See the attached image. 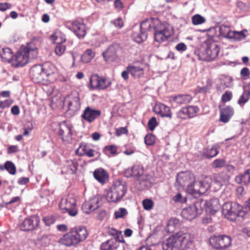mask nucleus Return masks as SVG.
<instances>
[{
	"mask_svg": "<svg viewBox=\"0 0 250 250\" xmlns=\"http://www.w3.org/2000/svg\"><path fill=\"white\" fill-rule=\"evenodd\" d=\"M141 28L144 31H155V41L162 42L167 41L171 35V31L166 25L163 24L158 18L147 19L141 23Z\"/></svg>",
	"mask_w": 250,
	"mask_h": 250,
	"instance_id": "obj_1",
	"label": "nucleus"
},
{
	"mask_svg": "<svg viewBox=\"0 0 250 250\" xmlns=\"http://www.w3.org/2000/svg\"><path fill=\"white\" fill-rule=\"evenodd\" d=\"M126 183L122 180H116L112 185L107 193L106 199L109 202L121 201L127 191Z\"/></svg>",
	"mask_w": 250,
	"mask_h": 250,
	"instance_id": "obj_2",
	"label": "nucleus"
},
{
	"mask_svg": "<svg viewBox=\"0 0 250 250\" xmlns=\"http://www.w3.org/2000/svg\"><path fill=\"white\" fill-rule=\"evenodd\" d=\"M59 207L62 213H67L71 217H75L78 213L76 200L72 195H67L62 198Z\"/></svg>",
	"mask_w": 250,
	"mask_h": 250,
	"instance_id": "obj_3",
	"label": "nucleus"
},
{
	"mask_svg": "<svg viewBox=\"0 0 250 250\" xmlns=\"http://www.w3.org/2000/svg\"><path fill=\"white\" fill-rule=\"evenodd\" d=\"M232 239L226 234H213L209 239V244L216 250H226L232 245Z\"/></svg>",
	"mask_w": 250,
	"mask_h": 250,
	"instance_id": "obj_4",
	"label": "nucleus"
},
{
	"mask_svg": "<svg viewBox=\"0 0 250 250\" xmlns=\"http://www.w3.org/2000/svg\"><path fill=\"white\" fill-rule=\"evenodd\" d=\"M222 212L225 217L230 221H234L238 216L244 214L241 206L235 203H226L222 208Z\"/></svg>",
	"mask_w": 250,
	"mask_h": 250,
	"instance_id": "obj_5",
	"label": "nucleus"
},
{
	"mask_svg": "<svg viewBox=\"0 0 250 250\" xmlns=\"http://www.w3.org/2000/svg\"><path fill=\"white\" fill-rule=\"evenodd\" d=\"M219 51L220 47L217 43L214 42H211L207 44L201 59L207 62L214 61L217 58Z\"/></svg>",
	"mask_w": 250,
	"mask_h": 250,
	"instance_id": "obj_6",
	"label": "nucleus"
},
{
	"mask_svg": "<svg viewBox=\"0 0 250 250\" xmlns=\"http://www.w3.org/2000/svg\"><path fill=\"white\" fill-rule=\"evenodd\" d=\"M201 204V201H197L193 205L183 209L181 213L182 216L186 220L193 219L198 214L201 213L203 209Z\"/></svg>",
	"mask_w": 250,
	"mask_h": 250,
	"instance_id": "obj_7",
	"label": "nucleus"
},
{
	"mask_svg": "<svg viewBox=\"0 0 250 250\" xmlns=\"http://www.w3.org/2000/svg\"><path fill=\"white\" fill-rule=\"evenodd\" d=\"M42 65L44 81L53 83L55 82L58 76V71L53 64L45 62Z\"/></svg>",
	"mask_w": 250,
	"mask_h": 250,
	"instance_id": "obj_8",
	"label": "nucleus"
},
{
	"mask_svg": "<svg viewBox=\"0 0 250 250\" xmlns=\"http://www.w3.org/2000/svg\"><path fill=\"white\" fill-rule=\"evenodd\" d=\"M195 180L194 174L190 171L179 172L176 177V181L182 187H187V191L190 186H193Z\"/></svg>",
	"mask_w": 250,
	"mask_h": 250,
	"instance_id": "obj_9",
	"label": "nucleus"
},
{
	"mask_svg": "<svg viewBox=\"0 0 250 250\" xmlns=\"http://www.w3.org/2000/svg\"><path fill=\"white\" fill-rule=\"evenodd\" d=\"M89 83L92 89L103 90L108 87L111 83L106 79L96 74H92L89 80Z\"/></svg>",
	"mask_w": 250,
	"mask_h": 250,
	"instance_id": "obj_10",
	"label": "nucleus"
},
{
	"mask_svg": "<svg viewBox=\"0 0 250 250\" xmlns=\"http://www.w3.org/2000/svg\"><path fill=\"white\" fill-rule=\"evenodd\" d=\"M176 234L168 237L162 242L163 250H185Z\"/></svg>",
	"mask_w": 250,
	"mask_h": 250,
	"instance_id": "obj_11",
	"label": "nucleus"
},
{
	"mask_svg": "<svg viewBox=\"0 0 250 250\" xmlns=\"http://www.w3.org/2000/svg\"><path fill=\"white\" fill-rule=\"evenodd\" d=\"M40 222V217L37 215H32L24 220L20 225V229L23 231H30L39 227Z\"/></svg>",
	"mask_w": 250,
	"mask_h": 250,
	"instance_id": "obj_12",
	"label": "nucleus"
},
{
	"mask_svg": "<svg viewBox=\"0 0 250 250\" xmlns=\"http://www.w3.org/2000/svg\"><path fill=\"white\" fill-rule=\"evenodd\" d=\"M127 69L129 74L134 78H140L145 74L144 65L142 61H136L129 64Z\"/></svg>",
	"mask_w": 250,
	"mask_h": 250,
	"instance_id": "obj_13",
	"label": "nucleus"
},
{
	"mask_svg": "<svg viewBox=\"0 0 250 250\" xmlns=\"http://www.w3.org/2000/svg\"><path fill=\"white\" fill-rule=\"evenodd\" d=\"M69 23H70L71 25L70 27H69V29H71L78 38H83L86 35V28L82 19H78L71 22H67V24Z\"/></svg>",
	"mask_w": 250,
	"mask_h": 250,
	"instance_id": "obj_14",
	"label": "nucleus"
},
{
	"mask_svg": "<svg viewBox=\"0 0 250 250\" xmlns=\"http://www.w3.org/2000/svg\"><path fill=\"white\" fill-rule=\"evenodd\" d=\"M118 44H112L108 46L103 53V56L107 62H114L118 58V52L120 50Z\"/></svg>",
	"mask_w": 250,
	"mask_h": 250,
	"instance_id": "obj_15",
	"label": "nucleus"
},
{
	"mask_svg": "<svg viewBox=\"0 0 250 250\" xmlns=\"http://www.w3.org/2000/svg\"><path fill=\"white\" fill-rule=\"evenodd\" d=\"M208 188V184L202 182L201 181L196 182L195 180L193 186H190L188 192L192 195L205 193Z\"/></svg>",
	"mask_w": 250,
	"mask_h": 250,
	"instance_id": "obj_16",
	"label": "nucleus"
},
{
	"mask_svg": "<svg viewBox=\"0 0 250 250\" xmlns=\"http://www.w3.org/2000/svg\"><path fill=\"white\" fill-rule=\"evenodd\" d=\"M30 75L35 83H41L45 81L42 65H34L30 70Z\"/></svg>",
	"mask_w": 250,
	"mask_h": 250,
	"instance_id": "obj_17",
	"label": "nucleus"
},
{
	"mask_svg": "<svg viewBox=\"0 0 250 250\" xmlns=\"http://www.w3.org/2000/svg\"><path fill=\"white\" fill-rule=\"evenodd\" d=\"M176 235L185 250L190 248L193 244L194 236L189 233L177 232Z\"/></svg>",
	"mask_w": 250,
	"mask_h": 250,
	"instance_id": "obj_18",
	"label": "nucleus"
},
{
	"mask_svg": "<svg viewBox=\"0 0 250 250\" xmlns=\"http://www.w3.org/2000/svg\"><path fill=\"white\" fill-rule=\"evenodd\" d=\"M76 153L80 156L85 155L88 157H93L97 155V157H100L101 154L100 152L93 149L90 146L85 143H81L76 151Z\"/></svg>",
	"mask_w": 250,
	"mask_h": 250,
	"instance_id": "obj_19",
	"label": "nucleus"
},
{
	"mask_svg": "<svg viewBox=\"0 0 250 250\" xmlns=\"http://www.w3.org/2000/svg\"><path fill=\"white\" fill-rule=\"evenodd\" d=\"M59 242L66 247L76 246L79 244L71 229L60 239Z\"/></svg>",
	"mask_w": 250,
	"mask_h": 250,
	"instance_id": "obj_20",
	"label": "nucleus"
},
{
	"mask_svg": "<svg viewBox=\"0 0 250 250\" xmlns=\"http://www.w3.org/2000/svg\"><path fill=\"white\" fill-rule=\"evenodd\" d=\"M63 104L67 106L68 110L76 112L80 107L79 98L78 96L68 95L64 99Z\"/></svg>",
	"mask_w": 250,
	"mask_h": 250,
	"instance_id": "obj_21",
	"label": "nucleus"
},
{
	"mask_svg": "<svg viewBox=\"0 0 250 250\" xmlns=\"http://www.w3.org/2000/svg\"><path fill=\"white\" fill-rule=\"evenodd\" d=\"M101 114V111L100 110L87 106L84 110L81 117L85 121L91 123L100 117Z\"/></svg>",
	"mask_w": 250,
	"mask_h": 250,
	"instance_id": "obj_22",
	"label": "nucleus"
},
{
	"mask_svg": "<svg viewBox=\"0 0 250 250\" xmlns=\"http://www.w3.org/2000/svg\"><path fill=\"white\" fill-rule=\"evenodd\" d=\"M71 126L68 125L66 122L60 124L58 134L63 141H69L72 139V132Z\"/></svg>",
	"mask_w": 250,
	"mask_h": 250,
	"instance_id": "obj_23",
	"label": "nucleus"
},
{
	"mask_svg": "<svg viewBox=\"0 0 250 250\" xmlns=\"http://www.w3.org/2000/svg\"><path fill=\"white\" fill-rule=\"evenodd\" d=\"M220 116L219 121L224 123H228L233 116L234 110L230 105H225L220 108Z\"/></svg>",
	"mask_w": 250,
	"mask_h": 250,
	"instance_id": "obj_24",
	"label": "nucleus"
},
{
	"mask_svg": "<svg viewBox=\"0 0 250 250\" xmlns=\"http://www.w3.org/2000/svg\"><path fill=\"white\" fill-rule=\"evenodd\" d=\"M78 163L76 160H66L62 167V173L70 175L75 174L78 169Z\"/></svg>",
	"mask_w": 250,
	"mask_h": 250,
	"instance_id": "obj_25",
	"label": "nucleus"
},
{
	"mask_svg": "<svg viewBox=\"0 0 250 250\" xmlns=\"http://www.w3.org/2000/svg\"><path fill=\"white\" fill-rule=\"evenodd\" d=\"M192 100V97L189 94H179L169 97V101L171 103L182 105L189 104Z\"/></svg>",
	"mask_w": 250,
	"mask_h": 250,
	"instance_id": "obj_26",
	"label": "nucleus"
},
{
	"mask_svg": "<svg viewBox=\"0 0 250 250\" xmlns=\"http://www.w3.org/2000/svg\"><path fill=\"white\" fill-rule=\"evenodd\" d=\"M28 61L26 55L22 49L14 56L12 63L15 67H18L24 66Z\"/></svg>",
	"mask_w": 250,
	"mask_h": 250,
	"instance_id": "obj_27",
	"label": "nucleus"
},
{
	"mask_svg": "<svg viewBox=\"0 0 250 250\" xmlns=\"http://www.w3.org/2000/svg\"><path fill=\"white\" fill-rule=\"evenodd\" d=\"M79 244L84 241L88 236V233L86 228L82 226L71 229Z\"/></svg>",
	"mask_w": 250,
	"mask_h": 250,
	"instance_id": "obj_28",
	"label": "nucleus"
},
{
	"mask_svg": "<svg viewBox=\"0 0 250 250\" xmlns=\"http://www.w3.org/2000/svg\"><path fill=\"white\" fill-rule=\"evenodd\" d=\"M93 175L94 178L101 184H104L108 180V173L101 167L96 169L93 173Z\"/></svg>",
	"mask_w": 250,
	"mask_h": 250,
	"instance_id": "obj_29",
	"label": "nucleus"
},
{
	"mask_svg": "<svg viewBox=\"0 0 250 250\" xmlns=\"http://www.w3.org/2000/svg\"><path fill=\"white\" fill-rule=\"evenodd\" d=\"M155 111L156 113L162 117H168L170 119L172 117V113L169 107L165 104H160L155 107Z\"/></svg>",
	"mask_w": 250,
	"mask_h": 250,
	"instance_id": "obj_30",
	"label": "nucleus"
},
{
	"mask_svg": "<svg viewBox=\"0 0 250 250\" xmlns=\"http://www.w3.org/2000/svg\"><path fill=\"white\" fill-rule=\"evenodd\" d=\"M22 49L25 55H26L29 61L31 59L35 58L38 55L37 48L31 44H27Z\"/></svg>",
	"mask_w": 250,
	"mask_h": 250,
	"instance_id": "obj_31",
	"label": "nucleus"
},
{
	"mask_svg": "<svg viewBox=\"0 0 250 250\" xmlns=\"http://www.w3.org/2000/svg\"><path fill=\"white\" fill-rule=\"evenodd\" d=\"M119 242L115 239H110L103 243L101 245V250H114L119 247Z\"/></svg>",
	"mask_w": 250,
	"mask_h": 250,
	"instance_id": "obj_32",
	"label": "nucleus"
},
{
	"mask_svg": "<svg viewBox=\"0 0 250 250\" xmlns=\"http://www.w3.org/2000/svg\"><path fill=\"white\" fill-rule=\"evenodd\" d=\"M107 233L109 235L113 236V239H116L117 241L119 242H125V240L122 235L121 231L117 230L112 228H109L108 229Z\"/></svg>",
	"mask_w": 250,
	"mask_h": 250,
	"instance_id": "obj_33",
	"label": "nucleus"
},
{
	"mask_svg": "<svg viewBox=\"0 0 250 250\" xmlns=\"http://www.w3.org/2000/svg\"><path fill=\"white\" fill-rule=\"evenodd\" d=\"M2 59L4 62H12L14 56L11 49L9 48H2L0 53Z\"/></svg>",
	"mask_w": 250,
	"mask_h": 250,
	"instance_id": "obj_34",
	"label": "nucleus"
},
{
	"mask_svg": "<svg viewBox=\"0 0 250 250\" xmlns=\"http://www.w3.org/2000/svg\"><path fill=\"white\" fill-rule=\"evenodd\" d=\"M95 53L91 49H87L81 56V60L84 63L90 62L94 57Z\"/></svg>",
	"mask_w": 250,
	"mask_h": 250,
	"instance_id": "obj_35",
	"label": "nucleus"
},
{
	"mask_svg": "<svg viewBox=\"0 0 250 250\" xmlns=\"http://www.w3.org/2000/svg\"><path fill=\"white\" fill-rule=\"evenodd\" d=\"M219 153L217 147L213 146L211 148H208L203 152V155L207 158H211L216 156Z\"/></svg>",
	"mask_w": 250,
	"mask_h": 250,
	"instance_id": "obj_36",
	"label": "nucleus"
},
{
	"mask_svg": "<svg viewBox=\"0 0 250 250\" xmlns=\"http://www.w3.org/2000/svg\"><path fill=\"white\" fill-rule=\"evenodd\" d=\"M185 107L188 119H191L196 117L199 111V109L197 106L188 105L185 106Z\"/></svg>",
	"mask_w": 250,
	"mask_h": 250,
	"instance_id": "obj_37",
	"label": "nucleus"
},
{
	"mask_svg": "<svg viewBox=\"0 0 250 250\" xmlns=\"http://www.w3.org/2000/svg\"><path fill=\"white\" fill-rule=\"evenodd\" d=\"M134 177L140 178L139 180H144V168L142 166L135 165L132 167Z\"/></svg>",
	"mask_w": 250,
	"mask_h": 250,
	"instance_id": "obj_38",
	"label": "nucleus"
},
{
	"mask_svg": "<svg viewBox=\"0 0 250 250\" xmlns=\"http://www.w3.org/2000/svg\"><path fill=\"white\" fill-rule=\"evenodd\" d=\"M51 38L57 43L62 44L66 41L65 35L61 32H56L51 35Z\"/></svg>",
	"mask_w": 250,
	"mask_h": 250,
	"instance_id": "obj_39",
	"label": "nucleus"
},
{
	"mask_svg": "<svg viewBox=\"0 0 250 250\" xmlns=\"http://www.w3.org/2000/svg\"><path fill=\"white\" fill-rule=\"evenodd\" d=\"M140 30L141 31V34H139L134 33L133 35L134 41L138 43H141L143 42L146 38V32L147 31H144V30H142L141 28Z\"/></svg>",
	"mask_w": 250,
	"mask_h": 250,
	"instance_id": "obj_40",
	"label": "nucleus"
},
{
	"mask_svg": "<svg viewBox=\"0 0 250 250\" xmlns=\"http://www.w3.org/2000/svg\"><path fill=\"white\" fill-rule=\"evenodd\" d=\"M213 181L219 186H222L225 181V175L223 173L215 174L213 175Z\"/></svg>",
	"mask_w": 250,
	"mask_h": 250,
	"instance_id": "obj_41",
	"label": "nucleus"
},
{
	"mask_svg": "<svg viewBox=\"0 0 250 250\" xmlns=\"http://www.w3.org/2000/svg\"><path fill=\"white\" fill-rule=\"evenodd\" d=\"M4 168L11 175L16 173V167L13 163L6 161L4 164Z\"/></svg>",
	"mask_w": 250,
	"mask_h": 250,
	"instance_id": "obj_42",
	"label": "nucleus"
},
{
	"mask_svg": "<svg viewBox=\"0 0 250 250\" xmlns=\"http://www.w3.org/2000/svg\"><path fill=\"white\" fill-rule=\"evenodd\" d=\"M232 37L236 39L241 40L244 39L248 35V31L247 29L243 30L241 31H233Z\"/></svg>",
	"mask_w": 250,
	"mask_h": 250,
	"instance_id": "obj_43",
	"label": "nucleus"
},
{
	"mask_svg": "<svg viewBox=\"0 0 250 250\" xmlns=\"http://www.w3.org/2000/svg\"><path fill=\"white\" fill-rule=\"evenodd\" d=\"M103 151L106 154H110L115 155L117 154V147L115 145L106 146L104 148Z\"/></svg>",
	"mask_w": 250,
	"mask_h": 250,
	"instance_id": "obj_44",
	"label": "nucleus"
},
{
	"mask_svg": "<svg viewBox=\"0 0 250 250\" xmlns=\"http://www.w3.org/2000/svg\"><path fill=\"white\" fill-rule=\"evenodd\" d=\"M250 95L249 93L245 90L238 100V104L241 106H244V105L249 101L250 99Z\"/></svg>",
	"mask_w": 250,
	"mask_h": 250,
	"instance_id": "obj_45",
	"label": "nucleus"
},
{
	"mask_svg": "<svg viewBox=\"0 0 250 250\" xmlns=\"http://www.w3.org/2000/svg\"><path fill=\"white\" fill-rule=\"evenodd\" d=\"M219 32L223 36H228L229 37H232V32L230 31L229 27L225 25H221L219 28Z\"/></svg>",
	"mask_w": 250,
	"mask_h": 250,
	"instance_id": "obj_46",
	"label": "nucleus"
},
{
	"mask_svg": "<svg viewBox=\"0 0 250 250\" xmlns=\"http://www.w3.org/2000/svg\"><path fill=\"white\" fill-rule=\"evenodd\" d=\"M191 21L193 24L199 25L204 23L206 21V19L200 15L196 14L192 16Z\"/></svg>",
	"mask_w": 250,
	"mask_h": 250,
	"instance_id": "obj_47",
	"label": "nucleus"
},
{
	"mask_svg": "<svg viewBox=\"0 0 250 250\" xmlns=\"http://www.w3.org/2000/svg\"><path fill=\"white\" fill-rule=\"evenodd\" d=\"M176 115L178 119L182 120L188 119V116L187 115L185 106L181 108L178 111H177L176 113Z\"/></svg>",
	"mask_w": 250,
	"mask_h": 250,
	"instance_id": "obj_48",
	"label": "nucleus"
},
{
	"mask_svg": "<svg viewBox=\"0 0 250 250\" xmlns=\"http://www.w3.org/2000/svg\"><path fill=\"white\" fill-rule=\"evenodd\" d=\"M82 208L83 210L87 214L90 213L92 211L95 210L94 208H93L92 205H91L89 201L85 202L83 204Z\"/></svg>",
	"mask_w": 250,
	"mask_h": 250,
	"instance_id": "obj_49",
	"label": "nucleus"
},
{
	"mask_svg": "<svg viewBox=\"0 0 250 250\" xmlns=\"http://www.w3.org/2000/svg\"><path fill=\"white\" fill-rule=\"evenodd\" d=\"M145 143L147 146H153L155 143V136L152 134H147L145 138Z\"/></svg>",
	"mask_w": 250,
	"mask_h": 250,
	"instance_id": "obj_50",
	"label": "nucleus"
},
{
	"mask_svg": "<svg viewBox=\"0 0 250 250\" xmlns=\"http://www.w3.org/2000/svg\"><path fill=\"white\" fill-rule=\"evenodd\" d=\"M226 162L223 159H217L215 160L212 163V167L214 168H221L224 167Z\"/></svg>",
	"mask_w": 250,
	"mask_h": 250,
	"instance_id": "obj_51",
	"label": "nucleus"
},
{
	"mask_svg": "<svg viewBox=\"0 0 250 250\" xmlns=\"http://www.w3.org/2000/svg\"><path fill=\"white\" fill-rule=\"evenodd\" d=\"M65 46L62 43H57L55 49L56 54L59 56H62L65 51Z\"/></svg>",
	"mask_w": 250,
	"mask_h": 250,
	"instance_id": "obj_52",
	"label": "nucleus"
},
{
	"mask_svg": "<svg viewBox=\"0 0 250 250\" xmlns=\"http://www.w3.org/2000/svg\"><path fill=\"white\" fill-rule=\"evenodd\" d=\"M127 214L126 209L125 208H120L118 210L114 212L115 218H123Z\"/></svg>",
	"mask_w": 250,
	"mask_h": 250,
	"instance_id": "obj_53",
	"label": "nucleus"
},
{
	"mask_svg": "<svg viewBox=\"0 0 250 250\" xmlns=\"http://www.w3.org/2000/svg\"><path fill=\"white\" fill-rule=\"evenodd\" d=\"M232 98V93L231 91L227 90L224 93L221 97V101L225 103L230 101Z\"/></svg>",
	"mask_w": 250,
	"mask_h": 250,
	"instance_id": "obj_54",
	"label": "nucleus"
},
{
	"mask_svg": "<svg viewBox=\"0 0 250 250\" xmlns=\"http://www.w3.org/2000/svg\"><path fill=\"white\" fill-rule=\"evenodd\" d=\"M157 125L158 123L155 117L151 118L147 123L148 127L151 131H153Z\"/></svg>",
	"mask_w": 250,
	"mask_h": 250,
	"instance_id": "obj_55",
	"label": "nucleus"
},
{
	"mask_svg": "<svg viewBox=\"0 0 250 250\" xmlns=\"http://www.w3.org/2000/svg\"><path fill=\"white\" fill-rule=\"evenodd\" d=\"M241 180L245 184L250 183V169L246 171L241 176Z\"/></svg>",
	"mask_w": 250,
	"mask_h": 250,
	"instance_id": "obj_56",
	"label": "nucleus"
},
{
	"mask_svg": "<svg viewBox=\"0 0 250 250\" xmlns=\"http://www.w3.org/2000/svg\"><path fill=\"white\" fill-rule=\"evenodd\" d=\"M142 203L143 207L146 210H150L153 206L152 201L148 199L144 200Z\"/></svg>",
	"mask_w": 250,
	"mask_h": 250,
	"instance_id": "obj_57",
	"label": "nucleus"
},
{
	"mask_svg": "<svg viewBox=\"0 0 250 250\" xmlns=\"http://www.w3.org/2000/svg\"><path fill=\"white\" fill-rule=\"evenodd\" d=\"M42 221L45 225L49 226L55 222V219L53 216L50 215L43 217Z\"/></svg>",
	"mask_w": 250,
	"mask_h": 250,
	"instance_id": "obj_58",
	"label": "nucleus"
},
{
	"mask_svg": "<svg viewBox=\"0 0 250 250\" xmlns=\"http://www.w3.org/2000/svg\"><path fill=\"white\" fill-rule=\"evenodd\" d=\"M241 78L244 80H247L250 76V71L249 68L244 67L240 71Z\"/></svg>",
	"mask_w": 250,
	"mask_h": 250,
	"instance_id": "obj_59",
	"label": "nucleus"
},
{
	"mask_svg": "<svg viewBox=\"0 0 250 250\" xmlns=\"http://www.w3.org/2000/svg\"><path fill=\"white\" fill-rule=\"evenodd\" d=\"M112 23L116 27L121 29L124 26V22L121 18H118L111 21Z\"/></svg>",
	"mask_w": 250,
	"mask_h": 250,
	"instance_id": "obj_60",
	"label": "nucleus"
},
{
	"mask_svg": "<svg viewBox=\"0 0 250 250\" xmlns=\"http://www.w3.org/2000/svg\"><path fill=\"white\" fill-rule=\"evenodd\" d=\"M89 202L90 203L91 205H92L93 208H94L95 210L99 208V199L98 197L97 196H93L91 197L89 200Z\"/></svg>",
	"mask_w": 250,
	"mask_h": 250,
	"instance_id": "obj_61",
	"label": "nucleus"
},
{
	"mask_svg": "<svg viewBox=\"0 0 250 250\" xmlns=\"http://www.w3.org/2000/svg\"><path fill=\"white\" fill-rule=\"evenodd\" d=\"M13 103L12 99H7L3 101L0 102V108L4 109L9 107Z\"/></svg>",
	"mask_w": 250,
	"mask_h": 250,
	"instance_id": "obj_62",
	"label": "nucleus"
},
{
	"mask_svg": "<svg viewBox=\"0 0 250 250\" xmlns=\"http://www.w3.org/2000/svg\"><path fill=\"white\" fill-rule=\"evenodd\" d=\"M173 200L175 202L185 203L187 199L185 197H183L180 193H178L173 198Z\"/></svg>",
	"mask_w": 250,
	"mask_h": 250,
	"instance_id": "obj_63",
	"label": "nucleus"
},
{
	"mask_svg": "<svg viewBox=\"0 0 250 250\" xmlns=\"http://www.w3.org/2000/svg\"><path fill=\"white\" fill-rule=\"evenodd\" d=\"M211 208L212 207V211L215 212L217 211L220 207L219 201L217 200H213L211 201L210 203Z\"/></svg>",
	"mask_w": 250,
	"mask_h": 250,
	"instance_id": "obj_64",
	"label": "nucleus"
}]
</instances>
